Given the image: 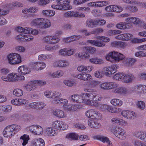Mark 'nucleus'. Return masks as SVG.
I'll return each mask as SVG.
<instances>
[{"label":"nucleus","mask_w":146,"mask_h":146,"mask_svg":"<svg viewBox=\"0 0 146 146\" xmlns=\"http://www.w3.org/2000/svg\"><path fill=\"white\" fill-rule=\"evenodd\" d=\"M84 91L88 93H84L81 94L80 96L79 95L78 98V99L77 103H85L86 104V102L88 100L90 99H86V98H91L92 100L94 99L97 96L96 93L94 92L93 89H90L88 88H85Z\"/></svg>","instance_id":"nucleus-1"},{"label":"nucleus","mask_w":146,"mask_h":146,"mask_svg":"<svg viewBox=\"0 0 146 146\" xmlns=\"http://www.w3.org/2000/svg\"><path fill=\"white\" fill-rule=\"evenodd\" d=\"M21 127L20 125L16 124L8 125L4 130L3 135L6 137H12L21 130Z\"/></svg>","instance_id":"nucleus-2"},{"label":"nucleus","mask_w":146,"mask_h":146,"mask_svg":"<svg viewBox=\"0 0 146 146\" xmlns=\"http://www.w3.org/2000/svg\"><path fill=\"white\" fill-rule=\"evenodd\" d=\"M96 94L97 96L94 99L95 100H88L86 102V104L88 105L98 108L102 111L106 110L108 105L100 104L99 102H98V101H100L102 99V98L96 93Z\"/></svg>","instance_id":"nucleus-3"},{"label":"nucleus","mask_w":146,"mask_h":146,"mask_svg":"<svg viewBox=\"0 0 146 146\" xmlns=\"http://www.w3.org/2000/svg\"><path fill=\"white\" fill-rule=\"evenodd\" d=\"M96 39L100 40L102 41L97 40H87V42L97 47H102L105 45V44L104 42H107L110 40V39L109 38L103 36H97L96 37Z\"/></svg>","instance_id":"nucleus-4"},{"label":"nucleus","mask_w":146,"mask_h":146,"mask_svg":"<svg viewBox=\"0 0 146 146\" xmlns=\"http://www.w3.org/2000/svg\"><path fill=\"white\" fill-rule=\"evenodd\" d=\"M124 57V56L122 54L117 52L113 51L108 53L106 56V58L107 61L114 63L122 60Z\"/></svg>","instance_id":"nucleus-5"},{"label":"nucleus","mask_w":146,"mask_h":146,"mask_svg":"<svg viewBox=\"0 0 146 146\" xmlns=\"http://www.w3.org/2000/svg\"><path fill=\"white\" fill-rule=\"evenodd\" d=\"M60 40V37L56 35H47L42 38L44 42L52 44H57Z\"/></svg>","instance_id":"nucleus-6"},{"label":"nucleus","mask_w":146,"mask_h":146,"mask_svg":"<svg viewBox=\"0 0 146 146\" xmlns=\"http://www.w3.org/2000/svg\"><path fill=\"white\" fill-rule=\"evenodd\" d=\"M27 129L32 133L35 135H42L43 133V130L39 125H33L27 127Z\"/></svg>","instance_id":"nucleus-7"},{"label":"nucleus","mask_w":146,"mask_h":146,"mask_svg":"<svg viewBox=\"0 0 146 146\" xmlns=\"http://www.w3.org/2000/svg\"><path fill=\"white\" fill-rule=\"evenodd\" d=\"M86 116L92 119H99L101 118V114L94 109H91L86 112Z\"/></svg>","instance_id":"nucleus-8"},{"label":"nucleus","mask_w":146,"mask_h":146,"mask_svg":"<svg viewBox=\"0 0 146 146\" xmlns=\"http://www.w3.org/2000/svg\"><path fill=\"white\" fill-rule=\"evenodd\" d=\"M75 52L74 48H63L59 50L58 53L60 56L66 57L72 55Z\"/></svg>","instance_id":"nucleus-9"},{"label":"nucleus","mask_w":146,"mask_h":146,"mask_svg":"<svg viewBox=\"0 0 146 146\" xmlns=\"http://www.w3.org/2000/svg\"><path fill=\"white\" fill-rule=\"evenodd\" d=\"M118 67L117 64H113L110 66L104 68V69L105 75L107 76H110L117 71V69Z\"/></svg>","instance_id":"nucleus-10"},{"label":"nucleus","mask_w":146,"mask_h":146,"mask_svg":"<svg viewBox=\"0 0 146 146\" xmlns=\"http://www.w3.org/2000/svg\"><path fill=\"white\" fill-rule=\"evenodd\" d=\"M118 84L116 83L108 82L103 83L100 85L101 88L104 90H109L114 89L117 87Z\"/></svg>","instance_id":"nucleus-11"},{"label":"nucleus","mask_w":146,"mask_h":146,"mask_svg":"<svg viewBox=\"0 0 146 146\" xmlns=\"http://www.w3.org/2000/svg\"><path fill=\"white\" fill-rule=\"evenodd\" d=\"M6 8L3 9H0V26L4 25L7 23L5 19L1 16L6 15L9 13V10L10 8L9 7V6Z\"/></svg>","instance_id":"nucleus-12"},{"label":"nucleus","mask_w":146,"mask_h":146,"mask_svg":"<svg viewBox=\"0 0 146 146\" xmlns=\"http://www.w3.org/2000/svg\"><path fill=\"white\" fill-rule=\"evenodd\" d=\"M44 95L48 98H53L54 97V99L55 98H58L61 96V94L59 92L49 90L44 91Z\"/></svg>","instance_id":"nucleus-13"},{"label":"nucleus","mask_w":146,"mask_h":146,"mask_svg":"<svg viewBox=\"0 0 146 146\" xmlns=\"http://www.w3.org/2000/svg\"><path fill=\"white\" fill-rule=\"evenodd\" d=\"M114 133L115 136L120 139L124 140L126 138L125 132V130L122 128H115L114 129Z\"/></svg>","instance_id":"nucleus-14"},{"label":"nucleus","mask_w":146,"mask_h":146,"mask_svg":"<svg viewBox=\"0 0 146 146\" xmlns=\"http://www.w3.org/2000/svg\"><path fill=\"white\" fill-rule=\"evenodd\" d=\"M133 92L136 94L141 95L146 93V86L141 85H137L133 88Z\"/></svg>","instance_id":"nucleus-15"},{"label":"nucleus","mask_w":146,"mask_h":146,"mask_svg":"<svg viewBox=\"0 0 146 146\" xmlns=\"http://www.w3.org/2000/svg\"><path fill=\"white\" fill-rule=\"evenodd\" d=\"M121 114L123 117L130 120L134 119L136 116L135 112L130 111L123 110L121 111Z\"/></svg>","instance_id":"nucleus-16"},{"label":"nucleus","mask_w":146,"mask_h":146,"mask_svg":"<svg viewBox=\"0 0 146 146\" xmlns=\"http://www.w3.org/2000/svg\"><path fill=\"white\" fill-rule=\"evenodd\" d=\"M113 92L120 95H124L128 93L127 88L123 86H119L118 84L117 87L112 90Z\"/></svg>","instance_id":"nucleus-17"},{"label":"nucleus","mask_w":146,"mask_h":146,"mask_svg":"<svg viewBox=\"0 0 146 146\" xmlns=\"http://www.w3.org/2000/svg\"><path fill=\"white\" fill-rule=\"evenodd\" d=\"M109 3V2L108 1H97L88 3L87 5L90 7H99L106 6Z\"/></svg>","instance_id":"nucleus-18"},{"label":"nucleus","mask_w":146,"mask_h":146,"mask_svg":"<svg viewBox=\"0 0 146 146\" xmlns=\"http://www.w3.org/2000/svg\"><path fill=\"white\" fill-rule=\"evenodd\" d=\"M70 63L66 60L60 59L55 62V66L59 68H67L69 66Z\"/></svg>","instance_id":"nucleus-19"},{"label":"nucleus","mask_w":146,"mask_h":146,"mask_svg":"<svg viewBox=\"0 0 146 146\" xmlns=\"http://www.w3.org/2000/svg\"><path fill=\"white\" fill-rule=\"evenodd\" d=\"M46 66L45 63L43 62H36L33 63L31 65V68L36 70L43 69Z\"/></svg>","instance_id":"nucleus-20"},{"label":"nucleus","mask_w":146,"mask_h":146,"mask_svg":"<svg viewBox=\"0 0 146 146\" xmlns=\"http://www.w3.org/2000/svg\"><path fill=\"white\" fill-rule=\"evenodd\" d=\"M95 139H96L100 140L103 143H106L107 145L109 146H112V143L110 140L109 138L107 137L101 135H98L95 136L94 137Z\"/></svg>","instance_id":"nucleus-21"},{"label":"nucleus","mask_w":146,"mask_h":146,"mask_svg":"<svg viewBox=\"0 0 146 146\" xmlns=\"http://www.w3.org/2000/svg\"><path fill=\"white\" fill-rule=\"evenodd\" d=\"M135 78L134 76L132 74L124 73L123 82L126 84L131 83L133 82Z\"/></svg>","instance_id":"nucleus-22"},{"label":"nucleus","mask_w":146,"mask_h":146,"mask_svg":"<svg viewBox=\"0 0 146 146\" xmlns=\"http://www.w3.org/2000/svg\"><path fill=\"white\" fill-rule=\"evenodd\" d=\"M32 68L31 66L28 67L26 66H20L18 68V72L20 74L25 75L29 74L31 71Z\"/></svg>","instance_id":"nucleus-23"},{"label":"nucleus","mask_w":146,"mask_h":146,"mask_svg":"<svg viewBox=\"0 0 146 146\" xmlns=\"http://www.w3.org/2000/svg\"><path fill=\"white\" fill-rule=\"evenodd\" d=\"M133 135L138 139L146 142V132L141 131H135Z\"/></svg>","instance_id":"nucleus-24"},{"label":"nucleus","mask_w":146,"mask_h":146,"mask_svg":"<svg viewBox=\"0 0 146 146\" xmlns=\"http://www.w3.org/2000/svg\"><path fill=\"white\" fill-rule=\"evenodd\" d=\"M16 38L22 41H30L33 40V37L29 35L21 34L17 35L16 37Z\"/></svg>","instance_id":"nucleus-25"},{"label":"nucleus","mask_w":146,"mask_h":146,"mask_svg":"<svg viewBox=\"0 0 146 146\" xmlns=\"http://www.w3.org/2000/svg\"><path fill=\"white\" fill-rule=\"evenodd\" d=\"M116 27L120 30H125L129 29L132 27V25L130 23L125 22H120L117 24L115 26Z\"/></svg>","instance_id":"nucleus-26"},{"label":"nucleus","mask_w":146,"mask_h":146,"mask_svg":"<svg viewBox=\"0 0 146 146\" xmlns=\"http://www.w3.org/2000/svg\"><path fill=\"white\" fill-rule=\"evenodd\" d=\"M41 21L40 28L45 29L49 28L51 26V23L49 20L42 18Z\"/></svg>","instance_id":"nucleus-27"},{"label":"nucleus","mask_w":146,"mask_h":146,"mask_svg":"<svg viewBox=\"0 0 146 146\" xmlns=\"http://www.w3.org/2000/svg\"><path fill=\"white\" fill-rule=\"evenodd\" d=\"M93 69V67L92 66H78L77 68L78 71L81 72H90Z\"/></svg>","instance_id":"nucleus-28"},{"label":"nucleus","mask_w":146,"mask_h":146,"mask_svg":"<svg viewBox=\"0 0 146 146\" xmlns=\"http://www.w3.org/2000/svg\"><path fill=\"white\" fill-rule=\"evenodd\" d=\"M53 114L58 118H64L66 116V114L62 110H55L53 111Z\"/></svg>","instance_id":"nucleus-29"},{"label":"nucleus","mask_w":146,"mask_h":146,"mask_svg":"<svg viewBox=\"0 0 146 146\" xmlns=\"http://www.w3.org/2000/svg\"><path fill=\"white\" fill-rule=\"evenodd\" d=\"M76 76L78 78L84 81L90 80L92 78V76L90 74L86 73L77 75Z\"/></svg>","instance_id":"nucleus-30"},{"label":"nucleus","mask_w":146,"mask_h":146,"mask_svg":"<svg viewBox=\"0 0 146 146\" xmlns=\"http://www.w3.org/2000/svg\"><path fill=\"white\" fill-rule=\"evenodd\" d=\"M88 123V125L92 128L98 129L101 126V125L100 123L93 120H89Z\"/></svg>","instance_id":"nucleus-31"},{"label":"nucleus","mask_w":146,"mask_h":146,"mask_svg":"<svg viewBox=\"0 0 146 146\" xmlns=\"http://www.w3.org/2000/svg\"><path fill=\"white\" fill-rule=\"evenodd\" d=\"M32 143L33 146H44L45 145L44 140L41 138L35 139Z\"/></svg>","instance_id":"nucleus-32"},{"label":"nucleus","mask_w":146,"mask_h":146,"mask_svg":"<svg viewBox=\"0 0 146 146\" xmlns=\"http://www.w3.org/2000/svg\"><path fill=\"white\" fill-rule=\"evenodd\" d=\"M124 60L125 64L128 66H133L137 60L135 58H126Z\"/></svg>","instance_id":"nucleus-33"},{"label":"nucleus","mask_w":146,"mask_h":146,"mask_svg":"<svg viewBox=\"0 0 146 146\" xmlns=\"http://www.w3.org/2000/svg\"><path fill=\"white\" fill-rule=\"evenodd\" d=\"M25 90L28 91H33L36 88L34 81L30 82L25 86Z\"/></svg>","instance_id":"nucleus-34"},{"label":"nucleus","mask_w":146,"mask_h":146,"mask_svg":"<svg viewBox=\"0 0 146 146\" xmlns=\"http://www.w3.org/2000/svg\"><path fill=\"white\" fill-rule=\"evenodd\" d=\"M125 21L131 24L132 23L137 24L141 23V21L139 19L135 17L128 18L125 19Z\"/></svg>","instance_id":"nucleus-35"},{"label":"nucleus","mask_w":146,"mask_h":146,"mask_svg":"<svg viewBox=\"0 0 146 146\" xmlns=\"http://www.w3.org/2000/svg\"><path fill=\"white\" fill-rule=\"evenodd\" d=\"M64 74V72L61 70H58L54 73H50V76L53 78H59L62 76Z\"/></svg>","instance_id":"nucleus-36"},{"label":"nucleus","mask_w":146,"mask_h":146,"mask_svg":"<svg viewBox=\"0 0 146 146\" xmlns=\"http://www.w3.org/2000/svg\"><path fill=\"white\" fill-rule=\"evenodd\" d=\"M41 13L46 17H52L55 15V12L51 10H42Z\"/></svg>","instance_id":"nucleus-37"},{"label":"nucleus","mask_w":146,"mask_h":146,"mask_svg":"<svg viewBox=\"0 0 146 146\" xmlns=\"http://www.w3.org/2000/svg\"><path fill=\"white\" fill-rule=\"evenodd\" d=\"M89 62L91 63L96 64H102L104 63L103 60L97 57H94L90 58Z\"/></svg>","instance_id":"nucleus-38"},{"label":"nucleus","mask_w":146,"mask_h":146,"mask_svg":"<svg viewBox=\"0 0 146 146\" xmlns=\"http://www.w3.org/2000/svg\"><path fill=\"white\" fill-rule=\"evenodd\" d=\"M45 133L48 136H54L56 134V131L53 128V127H48L46 128Z\"/></svg>","instance_id":"nucleus-39"},{"label":"nucleus","mask_w":146,"mask_h":146,"mask_svg":"<svg viewBox=\"0 0 146 146\" xmlns=\"http://www.w3.org/2000/svg\"><path fill=\"white\" fill-rule=\"evenodd\" d=\"M52 58V55L51 54H41L39 55L38 56L39 60L41 61H44L45 60H50Z\"/></svg>","instance_id":"nucleus-40"},{"label":"nucleus","mask_w":146,"mask_h":146,"mask_svg":"<svg viewBox=\"0 0 146 146\" xmlns=\"http://www.w3.org/2000/svg\"><path fill=\"white\" fill-rule=\"evenodd\" d=\"M42 18H36L34 19L31 22L32 26L40 28Z\"/></svg>","instance_id":"nucleus-41"},{"label":"nucleus","mask_w":146,"mask_h":146,"mask_svg":"<svg viewBox=\"0 0 146 146\" xmlns=\"http://www.w3.org/2000/svg\"><path fill=\"white\" fill-rule=\"evenodd\" d=\"M54 101L56 103L61 104L64 106H65L66 105L68 104V101L66 99L62 98H55Z\"/></svg>","instance_id":"nucleus-42"},{"label":"nucleus","mask_w":146,"mask_h":146,"mask_svg":"<svg viewBox=\"0 0 146 146\" xmlns=\"http://www.w3.org/2000/svg\"><path fill=\"white\" fill-rule=\"evenodd\" d=\"M111 104L114 106H121L123 104V102L121 100L117 98H114L110 101Z\"/></svg>","instance_id":"nucleus-43"},{"label":"nucleus","mask_w":146,"mask_h":146,"mask_svg":"<svg viewBox=\"0 0 146 146\" xmlns=\"http://www.w3.org/2000/svg\"><path fill=\"white\" fill-rule=\"evenodd\" d=\"M95 19L86 20V26L90 28H93L96 26Z\"/></svg>","instance_id":"nucleus-44"},{"label":"nucleus","mask_w":146,"mask_h":146,"mask_svg":"<svg viewBox=\"0 0 146 146\" xmlns=\"http://www.w3.org/2000/svg\"><path fill=\"white\" fill-rule=\"evenodd\" d=\"M20 139L21 140L22 145L23 146H25L27 144L30 138L29 135L24 134L21 137Z\"/></svg>","instance_id":"nucleus-45"},{"label":"nucleus","mask_w":146,"mask_h":146,"mask_svg":"<svg viewBox=\"0 0 146 146\" xmlns=\"http://www.w3.org/2000/svg\"><path fill=\"white\" fill-rule=\"evenodd\" d=\"M124 74V73L120 72L117 73L113 76V78L114 80L121 81L123 82Z\"/></svg>","instance_id":"nucleus-46"},{"label":"nucleus","mask_w":146,"mask_h":146,"mask_svg":"<svg viewBox=\"0 0 146 146\" xmlns=\"http://www.w3.org/2000/svg\"><path fill=\"white\" fill-rule=\"evenodd\" d=\"M58 48V45H47L45 46V49L47 51L52 52L55 51Z\"/></svg>","instance_id":"nucleus-47"},{"label":"nucleus","mask_w":146,"mask_h":146,"mask_svg":"<svg viewBox=\"0 0 146 146\" xmlns=\"http://www.w3.org/2000/svg\"><path fill=\"white\" fill-rule=\"evenodd\" d=\"M64 84L70 87L75 86L76 83L73 79L66 80L64 81Z\"/></svg>","instance_id":"nucleus-48"},{"label":"nucleus","mask_w":146,"mask_h":146,"mask_svg":"<svg viewBox=\"0 0 146 146\" xmlns=\"http://www.w3.org/2000/svg\"><path fill=\"white\" fill-rule=\"evenodd\" d=\"M21 62V58L20 55L17 53H15L13 65L18 64Z\"/></svg>","instance_id":"nucleus-49"},{"label":"nucleus","mask_w":146,"mask_h":146,"mask_svg":"<svg viewBox=\"0 0 146 146\" xmlns=\"http://www.w3.org/2000/svg\"><path fill=\"white\" fill-rule=\"evenodd\" d=\"M13 95L17 97L22 96L23 94V90L19 88H17L14 90L13 92Z\"/></svg>","instance_id":"nucleus-50"},{"label":"nucleus","mask_w":146,"mask_h":146,"mask_svg":"<svg viewBox=\"0 0 146 146\" xmlns=\"http://www.w3.org/2000/svg\"><path fill=\"white\" fill-rule=\"evenodd\" d=\"M90 56V55L88 53H86L85 54L84 53L80 52L78 53L77 55V57L80 60H81L83 59L87 58H88Z\"/></svg>","instance_id":"nucleus-51"},{"label":"nucleus","mask_w":146,"mask_h":146,"mask_svg":"<svg viewBox=\"0 0 146 146\" xmlns=\"http://www.w3.org/2000/svg\"><path fill=\"white\" fill-rule=\"evenodd\" d=\"M136 105L137 107L141 110H143L145 108V104L144 102L142 101H138Z\"/></svg>","instance_id":"nucleus-52"},{"label":"nucleus","mask_w":146,"mask_h":146,"mask_svg":"<svg viewBox=\"0 0 146 146\" xmlns=\"http://www.w3.org/2000/svg\"><path fill=\"white\" fill-rule=\"evenodd\" d=\"M9 69L6 68H3L1 69L0 73L2 75L1 79L3 80V77L6 78L7 75L9 72Z\"/></svg>","instance_id":"nucleus-53"},{"label":"nucleus","mask_w":146,"mask_h":146,"mask_svg":"<svg viewBox=\"0 0 146 146\" xmlns=\"http://www.w3.org/2000/svg\"><path fill=\"white\" fill-rule=\"evenodd\" d=\"M83 49L91 54H94L96 51V49L95 48L91 46L85 47L83 48Z\"/></svg>","instance_id":"nucleus-54"},{"label":"nucleus","mask_w":146,"mask_h":146,"mask_svg":"<svg viewBox=\"0 0 146 146\" xmlns=\"http://www.w3.org/2000/svg\"><path fill=\"white\" fill-rule=\"evenodd\" d=\"M125 9L129 11L132 13L136 12L138 10L137 8L134 6H128L126 7Z\"/></svg>","instance_id":"nucleus-55"},{"label":"nucleus","mask_w":146,"mask_h":146,"mask_svg":"<svg viewBox=\"0 0 146 146\" xmlns=\"http://www.w3.org/2000/svg\"><path fill=\"white\" fill-rule=\"evenodd\" d=\"M61 121H55L52 123V126L53 128L57 129H59L60 128L61 125H62Z\"/></svg>","instance_id":"nucleus-56"},{"label":"nucleus","mask_w":146,"mask_h":146,"mask_svg":"<svg viewBox=\"0 0 146 146\" xmlns=\"http://www.w3.org/2000/svg\"><path fill=\"white\" fill-rule=\"evenodd\" d=\"M15 53L9 54L7 56V59L9 63L11 65H13Z\"/></svg>","instance_id":"nucleus-57"},{"label":"nucleus","mask_w":146,"mask_h":146,"mask_svg":"<svg viewBox=\"0 0 146 146\" xmlns=\"http://www.w3.org/2000/svg\"><path fill=\"white\" fill-rule=\"evenodd\" d=\"M62 28L64 30L71 31L72 29L73 25L70 23H65L63 25Z\"/></svg>","instance_id":"nucleus-58"},{"label":"nucleus","mask_w":146,"mask_h":146,"mask_svg":"<svg viewBox=\"0 0 146 146\" xmlns=\"http://www.w3.org/2000/svg\"><path fill=\"white\" fill-rule=\"evenodd\" d=\"M78 137V136L76 134L74 133H70L66 136V137L70 139H77Z\"/></svg>","instance_id":"nucleus-59"},{"label":"nucleus","mask_w":146,"mask_h":146,"mask_svg":"<svg viewBox=\"0 0 146 146\" xmlns=\"http://www.w3.org/2000/svg\"><path fill=\"white\" fill-rule=\"evenodd\" d=\"M135 56L139 58L146 57V52L140 51L135 53Z\"/></svg>","instance_id":"nucleus-60"},{"label":"nucleus","mask_w":146,"mask_h":146,"mask_svg":"<svg viewBox=\"0 0 146 146\" xmlns=\"http://www.w3.org/2000/svg\"><path fill=\"white\" fill-rule=\"evenodd\" d=\"M106 110L112 113H116L118 110L116 108H113L112 106L108 105Z\"/></svg>","instance_id":"nucleus-61"},{"label":"nucleus","mask_w":146,"mask_h":146,"mask_svg":"<svg viewBox=\"0 0 146 146\" xmlns=\"http://www.w3.org/2000/svg\"><path fill=\"white\" fill-rule=\"evenodd\" d=\"M12 109V107L10 105L3 106L2 107V111L7 113L10 111Z\"/></svg>","instance_id":"nucleus-62"},{"label":"nucleus","mask_w":146,"mask_h":146,"mask_svg":"<svg viewBox=\"0 0 146 146\" xmlns=\"http://www.w3.org/2000/svg\"><path fill=\"white\" fill-rule=\"evenodd\" d=\"M13 73L9 74L6 78L3 77V80L7 82H13Z\"/></svg>","instance_id":"nucleus-63"},{"label":"nucleus","mask_w":146,"mask_h":146,"mask_svg":"<svg viewBox=\"0 0 146 146\" xmlns=\"http://www.w3.org/2000/svg\"><path fill=\"white\" fill-rule=\"evenodd\" d=\"M133 144L134 146H146V143L140 140H136L134 141Z\"/></svg>","instance_id":"nucleus-64"}]
</instances>
